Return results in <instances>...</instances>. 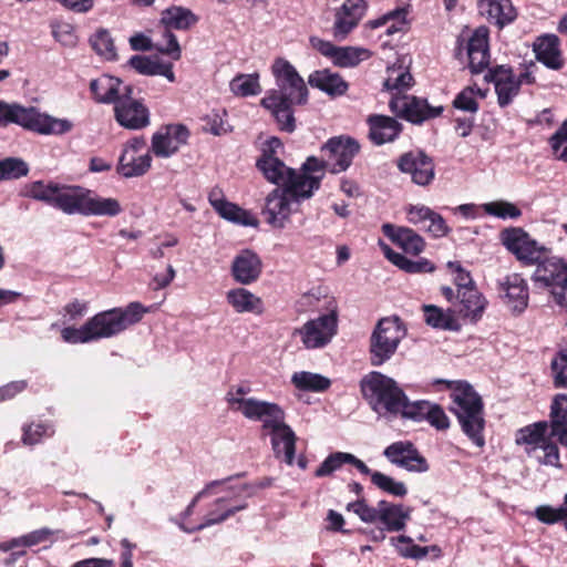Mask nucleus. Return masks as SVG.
<instances>
[{
	"label": "nucleus",
	"mask_w": 567,
	"mask_h": 567,
	"mask_svg": "<svg viewBox=\"0 0 567 567\" xmlns=\"http://www.w3.org/2000/svg\"><path fill=\"white\" fill-rule=\"evenodd\" d=\"M226 301L236 313H255L264 312V302L260 297L252 293L246 288L237 287L226 292Z\"/></svg>",
	"instance_id": "33"
},
{
	"label": "nucleus",
	"mask_w": 567,
	"mask_h": 567,
	"mask_svg": "<svg viewBox=\"0 0 567 567\" xmlns=\"http://www.w3.org/2000/svg\"><path fill=\"white\" fill-rule=\"evenodd\" d=\"M369 56L370 53L365 49L354 47H338L332 62L334 65L340 68H353L360 62L367 60Z\"/></svg>",
	"instance_id": "48"
},
{
	"label": "nucleus",
	"mask_w": 567,
	"mask_h": 567,
	"mask_svg": "<svg viewBox=\"0 0 567 567\" xmlns=\"http://www.w3.org/2000/svg\"><path fill=\"white\" fill-rule=\"evenodd\" d=\"M442 295L452 305L454 315L457 318L468 322H477L487 306V300L476 287L460 290L455 292L453 288L444 286L441 288Z\"/></svg>",
	"instance_id": "12"
},
{
	"label": "nucleus",
	"mask_w": 567,
	"mask_h": 567,
	"mask_svg": "<svg viewBox=\"0 0 567 567\" xmlns=\"http://www.w3.org/2000/svg\"><path fill=\"white\" fill-rule=\"evenodd\" d=\"M132 69L143 75H162L169 82H175L172 63H164L144 55H134L128 60Z\"/></svg>",
	"instance_id": "39"
},
{
	"label": "nucleus",
	"mask_w": 567,
	"mask_h": 567,
	"mask_svg": "<svg viewBox=\"0 0 567 567\" xmlns=\"http://www.w3.org/2000/svg\"><path fill=\"white\" fill-rule=\"evenodd\" d=\"M477 97L484 99L485 93L480 87L467 86L456 95L453 105L457 110L475 113L478 110Z\"/></svg>",
	"instance_id": "51"
},
{
	"label": "nucleus",
	"mask_w": 567,
	"mask_h": 567,
	"mask_svg": "<svg viewBox=\"0 0 567 567\" xmlns=\"http://www.w3.org/2000/svg\"><path fill=\"white\" fill-rule=\"evenodd\" d=\"M384 457L393 465L411 473H425L429 462L411 441H396L383 451Z\"/></svg>",
	"instance_id": "19"
},
{
	"label": "nucleus",
	"mask_w": 567,
	"mask_h": 567,
	"mask_svg": "<svg viewBox=\"0 0 567 567\" xmlns=\"http://www.w3.org/2000/svg\"><path fill=\"white\" fill-rule=\"evenodd\" d=\"M114 118L126 130L140 131L151 124V113L142 100L133 96V87L114 104Z\"/></svg>",
	"instance_id": "13"
},
{
	"label": "nucleus",
	"mask_w": 567,
	"mask_h": 567,
	"mask_svg": "<svg viewBox=\"0 0 567 567\" xmlns=\"http://www.w3.org/2000/svg\"><path fill=\"white\" fill-rule=\"evenodd\" d=\"M384 256L398 268L409 274H423L434 270V266L425 258L416 260L410 259L406 256L393 251L386 244L380 243Z\"/></svg>",
	"instance_id": "40"
},
{
	"label": "nucleus",
	"mask_w": 567,
	"mask_h": 567,
	"mask_svg": "<svg viewBox=\"0 0 567 567\" xmlns=\"http://www.w3.org/2000/svg\"><path fill=\"white\" fill-rule=\"evenodd\" d=\"M371 482L381 491L393 496L403 497L408 493L403 482L395 481L393 477L381 472H373L371 474Z\"/></svg>",
	"instance_id": "53"
},
{
	"label": "nucleus",
	"mask_w": 567,
	"mask_h": 567,
	"mask_svg": "<svg viewBox=\"0 0 567 567\" xmlns=\"http://www.w3.org/2000/svg\"><path fill=\"white\" fill-rule=\"evenodd\" d=\"M60 184L54 182L35 181L23 187L22 194L34 200L44 202L50 206H54Z\"/></svg>",
	"instance_id": "42"
},
{
	"label": "nucleus",
	"mask_w": 567,
	"mask_h": 567,
	"mask_svg": "<svg viewBox=\"0 0 567 567\" xmlns=\"http://www.w3.org/2000/svg\"><path fill=\"white\" fill-rule=\"evenodd\" d=\"M430 401H409L406 394L404 393L403 400H401L398 406V417L404 420H411L414 422L425 421L426 411L430 405Z\"/></svg>",
	"instance_id": "49"
},
{
	"label": "nucleus",
	"mask_w": 567,
	"mask_h": 567,
	"mask_svg": "<svg viewBox=\"0 0 567 567\" xmlns=\"http://www.w3.org/2000/svg\"><path fill=\"white\" fill-rule=\"evenodd\" d=\"M257 167L265 178L278 188H288L297 196L311 197L318 189V178L297 175V171L288 167L272 153H264L257 161Z\"/></svg>",
	"instance_id": "4"
},
{
	"label": "nucleus",
	"mask_w": 567,
	"mask_h": 567,
	"mask_svg": "<svg viewBox=\"0 0 567 567\" xmlns=\"http://www.w3.org/2000/svg\"><path fill=\"white\" fill-rule=\"evenodd\" d=\"M140 302L99 312L87 320L93 341L113 338L141 321L146 312Z\"/></svg>",
	"instance_id": "5"
},
{
	"label": "nucleus",
	"mask_w": 567,
	"mask_h": 567,
	"mask_svg": "<svg viewBox=\"0 0 567 567\" xmlns=\"http://www.w3.org/2000/svg\"><path fill=\"white\" fill-rule=\"evenodd\" d=\"M534 516L542 523L553 525L558 522H564L567 517L564 506L553 507L550 505H540L535 508Z\"/></svg>",
	"instance_id": "60"
},
{
	"label": "nucleus",
	"mask_w": 567,
	"mask_h": 567,
	"mask_svg": "<svg viewBox=\"0 0 567 567\" xmlns=\"http://www.w3.org/2000/svg\"><path fill=\"white\" fill-rule=\"evenodd\" d=\"M230 91L238 96L257 95L261 92L257 74H239L230 82Z\"/></svg>",
	"instance_id": "50"
},
{
	"label": "nucleus",
	"mask_w": 567,
	"mask_h": 567,
	"mask_svg": "<svg viewBox=\"0 0 567 567\" xmlns=\"http://www.w3.org/2000/svg\"><path fill=\"white\" fill-rule=\"evenodd\" d=\"M93 50L101 56L112 60L115 56V48L111 34L106 30L96 31L90 39Z\"/></svg>",
	"instance_id": "57"
},
{
	"label": "nucleus",
	"mask_w": 567,
	"mask_h": 567,
	"mask_svg": "<svg viewBox=\"0 0 567 567\" xmlns=\"http://www.w3.org/2000/svg\"><path fill=\"white\" fill-rule=\"evenodd\" d=\"M62 339L72 344L93 342L87 321L79 328L65 327L61 331Z\"/></svg>",
	"instance_id": "61"
},
{
	"label": "nucleus",
	"mask_w": 567,
	"mask_h": 567,
	"mask_svg": "<svg viewBox=\"0 0 567 567\" xmlns=\"http://www.w3.org/2000/svg\"><path fill=\"white\" fill-rule=\"evenodd\" d=\"M209 203L214 209L225 219L245 226L256 225L255 218L245 209L229 203L217 192L209 194Z\"/></svg>",
	"instance_id": "36"
},
{
	"label": "nucleus",
	"mask_w": 567,
	"mask_h": 567,
	"mask_svg": "<svg viewBox=\"0 0 567 567\" xmlns=\"http://www.w3.org/2000/svg\"><path fill=\"white\" fill-rule=\"evenodd\" d=\"M361 391L379 419L388 422L398 419V406L404 391L392 378L372 371L361 380Z\"/></svg>",
	"instance_id": "3"
},
{
	"label": "nucleus",
	"mask_w": 567,
	"mask_h": 567,
	"mask_svg": "<svg viewBox=\"0 0 567 567\" xmlns=\"http://www.w3.org/2000/svg\"><path fill=\"white\" fill-rule=\"evenodd\" d=\"M249 393V386L234 385L228 390L226 401L231 411L240 413L244 417L250 421L257 422V420L276 403L256 398H248L247 395Z\"/></svg>",
	"instance_id": "21"
},
{
	"label": "nucleus",
	"mask_w": 567,
	"mask_h": 567,
	"mask_svg": "<svg viewBox=\"0 0 567 567\" xmlns=\"http://www.w3.org/2000/svg\"><path fill=\"white\" fill-rule=\"evenodd\" d=\"M368 123L369 136L377 145L394 141L402 130V125L395 118L385 115H371Z\"/></svg>",
	"instance_id": "32"
},
{
	"label": "nucleus",
	"mask_w": 567,
	"mask_h": 567,
	"mask_svg": "<svg viewBox=\"0 0 567 567\" xmlns=\"http://www.w3.org/2000/svg\"><path fill=\"white\" fill-rule=\"evenodd\" d=\"M230 270L236 282L240 285H250L260 277L262 262L255 251L244 249L235 256Z\"/></svg>",
	"instance_id": "26"
},
{
	"label": "nucleus",
	"mask_w": 567,
	"mask_h": 567,
	"mask_svg": "<svg viewBox=\"0 0 567 567\" xmlns=\"http://www.w3.org/2000/svg\"><path fill=\"white\" fill-rule=\"evenodd\" d=\"M309 84L329 95H342L348 90V83L338 74L328 69L310 74Z\"/></svg>",
	"instance_id": "37"
},
{
	"label": "nucleus",
	"mask_w": 567,
	"mask_h": 567,
	"mask_svg": "<svg viewBox=\"0 0 567 567\" xmlns=\"http://www.w3.org/2000/svg\"><path fill=\"white\" fill-rule=\"evenodd\" d=\"M338 317L336 311L308 320L296 330L302 344L307 349H320L326 347L337 333Z\"/></svg>",
	"instance_id": "14"
},
{
	"label": "nucleus",
	"mask_w": 567,
	"mask_h": 567,
	"mask_svg": "<svg viewBox=\"0 0 567 567\" xmlns=\"http://www.w3.org/2000/svg\"><path fill=\"white\" fill-rule=\"evenodd\" d=\"M307 198L297 196L288 188H275L266 197L262 216L272 228L282 229L299 209L300 200Z\"/></svg>",
	"instance_id": "10"
},
{
	"label": "nucleus",
	"mask_w": 567,
	"mask_h": 567,
	"mask_svg": "<svg viewBox=\"0 0 567 567\" xmlns=\"http://www.w3.org/2000/svg\"><path fill=\"white\" fill-rule=\"evenodd\" d=\"M390 542L392 546L395 547L398 553L406 558L421 559L424 558L429 553L427 547H420L417 545H414L412 543V538L408 536L392 537Z\"/></svg>",
	"instance_id": "55"
},
{
	"label": "nucleus",
	"mask_w": 567,
	"mask_h": 567,
	"mask_svg": "<svg viewBox=\"0 0 567 567\" xmlns=\"http://www.w3.org/2000/svg\"><path fill=\"white\" fill-rule=\"evenodd\" d=\"M188 136L189 132L184 125H167L153 134L151 151L156 157L169 158L187 143Z\"/></svg>",
	"instance_id": "22"
},
{
	"label": "nucleus",
	"mask_w": 567,
	"mask_h": 567,
	"mask_svg": "<svg viewBox=\"0 0 567 567\" xmlns=\"http://www.w3.org/2000/svg\"><path fill=\"white\" fill-rule=\"evenodd\" d=\"M86 192L80 186L60 184L53 207L68 215H83Z\"/></svg>",
	"instance_id": "31"
},
{
	"label": "nucleus",
	"mask_w": 567,
	"mask_h": 567,
	"mask_svg": "<svg viewBox=\"0 0 567 567\" xmlns=\"http://www.w3.org/2000/svg\"><path fill=\"white\" fill-rule=\"evenodd\" d=\"M382 231L406 254L419 255L425 247L423 238L410 228L384 224Z\"/></svg>",
	"instance_id": "30"
},
{
	"label": "nucleus",
	"mask_w": 567,
	"mask_h": 567,
	"mask_svg": "<svg viewBox=\"0 0 567 567\" xmlns=\"http://www.w3.org/2000/svg\"><path fill=\"white\" fill-rule=\"evenodd\" d=\"M291 382L296 388L306 391H324L330 386V380L321 374L307 371L296 372L291 377Z\"/></svg>",
	"instance_id": "46"
},
{
	"label": "nucleus",
	"mask_w": 567,
	"mask_h": 567,
	"mask_svg": "<svg viewBox=\"0 0 567 567\" xmlns=\"http://www.w3.org/2000/svg\"><path fill=\"white\" fill-rule=\"evenodd\" d=\"M536 59L553 70L563 68L564 61L559 50V40L554 34L539 37L534 43Z\"/></svg>",
	"instance_id": "34"
},
{
	"label": "nucleus",
	"mask_w": 567,
	"mask_h": 567,
	"mask_svg": "<svg viewBox=\"0 0 567 567\" xmlns=\"http://www.w3.org/2000/svg\"><path fill=\"white\" fill-rule=\"evenodd\" d=\"M369 0H346L334 12L333 35L343 40L364 17Z\"/></svg>",
	"instance_id": "23"
},
{
	"label": "nucleus",
	"mask_w": 567,
	"mask_h": 567,
	"mask_svg": "<svg viewBox=\"0 0 567 567\" xmlns=\"http://www.w3.org/2000/svg\"><path fill=\"white\" fill-rule=\"evenodd\" d=\"M24 107L18 103L0 101V126L17 124L21 126Z\"/></svg>",
	"instance_id": "58"
},
{
	"label": "nucleus",
	"mask_w": 567,
	"mask_h": 567,
	"mask_svg": "<svg viewBox=\"0 0 567 567\" xmlns=\"http://www.w3.org/2000/svg\"><path fill=\"white\" fill-rule=\"evenodd\" d=\"M412 509L403 505L392 504L386 501L379 502V518L389 532H400L404 529L406 522L411 517Z\"/></svg>",
	"instance_id": "35"
},
{
	"label": "nucleus",
	"mask_w": 567,
	"mask_h": 567,
	"mask_svg": "<svg viewBox=\"0 0 567 567\" xmlns=\"http://www.w3.org/2000/svg\"><path fill=\"white\" fill-rule=\"evenodd\" d=\"M359 144L351 137H332L322 147L327 169L333 174L344 172L359 152Z\"/></svg>",
	"instance_id": "17"
},
{
	"label": "nucleus",
	"mask_w": 567,
	"mask_h": 567,
	"mask_svg": "<svg viewBox=\"0 0 567 567\" xmlns=\"http://www.w3.org/2000/svg\"><path fill=\"white\" fill-rule=\"evenodd\" d=\"M425 321L433 328H440L444 330L457 331L461 328L460 321H457L453 309H443L435 306H424Z\"/></svg>",
	"instance_id": "41"
},
{
	"label": "nucleus",
	"mask_w": 567,
	"mask_h": 567,
	"mask_svg": "<svg viewBox=\"0 0 567 567\" xmlns=\"http://www.w3.org/2000/svg\"><path fill=\"white\" fill-rule=\"evenodd\" d=\"M405 334L406 329L398 317L380 319L370 337L371 364L379 367L389 361L395 354Z\"/></svg>",
	"instance_id": "8"
},
{
	"label": "nucleus",
	"mask_w": 567,
	"mask_h": 567,
	"mask_svg": "<svg viewBox=\"0 0 567 567\" xmlns=\"http://www.w3.org/2000/svg\"><path fill=\"white\" fill-rule=\"evenodd\" d=\"M406 12L403 9H396L388 12L383 17L374 20H370L368 25L371 29H378L385 27L384 33L392 35L398 32H402L406 27Z\"/></svg>",
	"instance_id": "43"
},
{
	"label": "nucleus",
	"mask_w": 567,
	"mask_h": 567,
	"mask_svg": "<svg viewBox=\"0 0 567 567\" xmlns=\"http://www.w3.org/2000/svg\"><path fill=\"white\" fill-rule=\"evenodd\" d=\"M349 453L336 452L330 454L316 470L315 475L317 477H324L331 475L333 472L339 470L343 464H348Z\"/></svg>",
	"instance_id": "59"
},
{
	"label": "nucleus",
	"mask_w": 567,
	"mask_h": 567,
	"mask_svg": "<svg viewBox=\"0 0 567 567\" xmlns=\"http://www.w3.org/2000/svg\"><path fill=\"white\" fill-rule=\"evenodd\" d=\"M550 146L558 159L567 162V120L550 137Z\"/></svg>",
	"instance_id": "64"
},
{
	"label": "nucleus",
	"mask_w": 567,
	"mask_h": 567,
	"mask_svg": "<svg viewBox=\"0 0 567 567\" xmlns=\"http://www.w3.org/2000/svg\"><path fill=\"white\" fill-rule=\"evenodd\" d=\"M504 292L506 306L517 313H522L528 306L529 290L527 281L518 274H511L499 281Z\"/></svg>",
	"instance_id": "25"
},
{
	"label": "nucleus",
	"mask_w": 567,
	"mask_h": 567,
	"mask_svg": "<svg viewBox=\"0 0 567 567\" xmlns=\"http://www.w3.org/2000/svg\"><path fill=\"white\" fill-rule=\"evenodd\" d=\"M29 173L28 164L18 157H7L0 161V182L19 179Z\"/></svg>",
	"instance_id": "52"
},
{
	"label": "nucleus",
	"mask_w": 567,
	"mask_h": 567,
	"mask_svg": "<svg viewBox=\"0 0 567 567\" xmlns=\"http://www.w3.org/2000/svg\"><path fill=\"white\" fill-rule=\"evenodd\" d=\"M224 492L226 493L225 495L217 497L213 502L200 524L188 527L181 522L178 523L179 528L185 533L192 534L213 525L221 524L236 513L246 509L247 503L240 499V496L245 492H247V496H252L255 491L252 487L241 484L238 486H226Z\"/></svg>",
	"instance_id": "7"
},
{
	"label": "nucleus",
	"mask_w": 567,
	"mask_h": 567,
	"mask_svg": "<svg viewBox=\"0 0 567 567\" xmlns=\"http://www.w3.org/2000/svg\"><path fill=\"white\" fill-rule=\"evenodd\" d=\"M161 22L166 29L185 30L196 22V18L188 9L172 7L163 11Z\"/></svg>",
	"instance_id": "44"
},
{
	"label": "nucleus",
	"mask_w": 567,
	"mask_h": 567,
	"mask_svg": "<svg viewBox=\"0 0 567 567\" xmlns=\"http://www.w3.org/2000/svg\"><path fill=\"white\" fill-rule=\"evenodd\" d=\"M499 237L504 247L525 266L535 265L544 255L548 254L545 246L537 243L520 227L506 228Z\"/></svg>",
	"instance_id": "11"
},
{
	"label": "nucleus",
	"mask_w": 567,
	"mask_h": 567,
	"mask_svg": "<svg viewBox=\"0 0 567 567\" xmlns=\"http://www.w3.org/2000/svg\"><path fill=\"white\" fill-rule=\"evenodd\" d=\"M532 280L537 288L547 289L558 305L566 302L567 264L558 257L544 255L536 264Z\"/></svg>",
	"instance_id": "9"
},
{
	"label": "nucleus",
	"mask_w": 567,
	"mask_h": 567,
	"mask_svg": "<svg viewBox=\"0 0 567 567\" xmlns=\"http://www.w3.org/2000/svg\"><path fill=\"white\" fill-rule=\"evenodd\" d=\"M21 127L40 135H63L73 130V123L68 118L54 117L42 113L35 107H24Z\"/></svg>",
	"instance_id": "20"
},
{
	"label": "nucleus",
	"mask_w": 567,
	"mask_h": 567,
	"mask_svg": "<svg viewBox=\"0 0 567 567\" xmlns=\"http://www.w3.org/2000/svg\"><path fill=\"white\" fill-rule=\"evenodd\" d=\"M482 208L487 215L502 219H516L522 215L520 209L513 203L506 200H495L485 203Z\"/></svg>",
	"instance_id": "54"
},
{
	"label": "nucleus",
	"mask_w": 567,
	"mask_h": 567,
	"mask_svg": "<svg viewBox=\"0 0 567 567\" xmlns=\"http://www.w3.org/2000/svg\"><path fill=\"white\" fill-rule=\"evenodd\" d=\"M271 70L277 89L267 93L261 100V105L271 112L282 131L290 133L296 128L292 106L307 102L308 89L295 66L287 60L277 59Z\"/></svg>",
	"instance_id": "1"
},
{
	"label": "nucleus",
	"mask_w": 567,
	"mask_h": 567,
	"mask_svg": "<svg viewBox=\"0 0 567 567\" xmlns=\"http://www.w3.org/2000/svg\"><path fill=\"white\" fill-rule=\"evenodd\" d=\"M433 385L443 386L451 391L452 405L450 410L455 414L464 434L477 446L485 445L483 435L485 420L483 416V402L473 386L464 381H449L436 379Z\"/></svg>",
	"instance_id": "2"
},
{
	"label": "nucleus",
	"mask_w": 567,
	"mask_h": 567,
	"mask_svg": "<svg viewBox=\"0 0 567 567\" xmlns=\"http://www.w3.org/2000/svg\"><path fill=\"white\" fill-rule=\"evenodd\" d=\"M555 385L567 388V350H561L551 361Z\"/></svg>",
	"instance_id": "63"
},
{
	"label": "nucleus",
	"mask_w": 567,
	"mask_h": 567,
	"mask_svg": "<svg viewBox=\"0 0 567 567\" xmlns=\"http://www.w3.org/2000/svg\"><path fill=\"white\" fill-rule=\"evenodd\" d=\"M548 427L547 422H537L519 429L515 436V442L518 445H529L535 449L540 446L545 441L544 435Z\"/></svg>",
	"instance_id": "47"
},
{
	"label": "nucleus",
	"mask_w": 567,
	"mask_h": 567,
	"mask_svg": "<svg viewBox=\"0 0 567 567\" xmlns=\"http://www.w3.org/2000/svg\"><path fill=\"white\" fill-rule=\"evenodd\" d=\"M398 167L420 186L429 185L435 176L432 158L420 151L403 154L398 161Z\"/></svg>",
	"instance_id": "24"
},
{
	"label": "nucleus",
	"mask_w": 567,
	"mask_h": 567,
	"mask_svg": "<svg viewBox=\"0 0 567 567\" xmlns=\"http://www.w3.org/2000/svg\"><path fill=\"white\" fill-rule=\"evenodd\" d=\"M122 212L121 204L112 197H101L87 189L83 216L114 217Z\"/></svg>",
	"instance_id": "38"
},
{
	"label": "nucleus",
	"mask_w": 567,
	"mask_h": 567,
	"mask_svg": "<svg viewBox=\"0 0 567 567\" xmlns=\"http://www.w3.org/2000/svg\"><path fill=\"white\" fill-rule=\"evenodd\" d=\"M412 75L403 65H392L386 70V78L383 86L388 91H395L392 96L401 95L400 93L412 85Z\"/></svg>",
	"instance_id": "45"
},
{
	"label": "nucleus",
	"mask_w": 567,
	"mask_h": 567,
	"mask_svg": "<svg viewBox=\"0 0 567 567\" xmlns=\"http://www.w3.org/2000/svg\"><path fill=\"white\" fill-rule=\"evenodd\" d=\"M477 4L480 13L498 28L512 23L517 17L511 0H478Z\"/></svg>",
	"instance_id": "29"
},
{
	"label": "nucleus",
	"mask_w": 567,
	"mask_h": 567,
	"mask_svg": "<svg viewBox=\"0 0 567 567\" xmlns=\"http://www.w3.org/2000/svg\"><path fill=\"white\" fill-rule=\"evenodd\" d=\"M408 220L413 225H420L433 237L445 236L450 228L444 218L424 205H411L406 209Z\"/></svg>",
	"instance_id": "27"
},
{
	"label": "nucleus",
	"mask_w": 567,
	"mask_h": 567,
	"mask_svg": "<svg viewBox=\"0 0 567 567\" xmlns=\"http://www.w3.org/2000/svg\"><path fill=\"white\" fill-rule=\"evenodd\" d=\"M54 429L49 423H31L23 426L22 442L24 445H35L44 437L53 435Z\"/></svg>",
	"instance_id": "56"
},
{
	"label": "nucleus",
	"mask_w": 567,
	"mask_h": 567,
	"mask_svg": "<svg viewBox=\"0 0 567 567\" xmlns=\"http://www.w3.org/2000/svg\"><path fill=\"white\" fill-rule=\"evenodd\" d=\"M130 86L118 78L107 74H103L90 83V90L97 103L113 105L130 91Z\"/></svg>",
	"instance_id": "28"
},
{
	"label": "nucleus",
	"mask_w": 567,
	"mask_h": 567,
	"mask_svg": "<svg viewBox=\"0 0 567 567\" xmlns=\"http://www.w3.org/2000/svg\"><path fill=\"white\" fill-rule=\"evenodd\" d=\"M484 78L486 81L494 83L497 102L502 107L513 102L524 80L528 83L533 82V78L529 73L525 72L517 76L511 68L505 65H498L489 70Z\"/></svg>",
	"instance_id": "16"
},
{
	"label": "nucleus",
	"mask_w": 567,
	"mask_h": 567,
	"mask_svg": "<svg viewBox=\"0 0 567 567\" xmlns=\"http://www.w3.org/2000/svg\"><path fill=\"white\" fill-rule=\"evenodd\" d=\"M389 106L395 115L414 124L434 118L443 111L442 106H431L426 100L412 95H394Z\"/></svg>",
	"instance_id": "18"
},
{
	"label": "nucleus",
	"mask_w": 567,
	"mask_h": 567,
	"mask_svg": "<svg viewBox=\"0 0 567 567\" xmlns=\"http://www.w3.org/2000/svg\"><path fill=\"white\" fill-rule=\"evenodd\" d=\"M285 420L284 409L276 403L257 421L262 423V430L270 436L275 456L278 458L282 457L291 466L295 463L297 436Z\"/></svg>",
	"instance_id": "6"
},
{
	"label": "nucleus",
	"mask_w": 567,
	"mask_h": 567,
	"mask_svg": "<svg viewBox=\"0 0 567 567\" xmlns=\"http://www.w3.org/2000/svg\"><path fill=\"white\" fill-rule=\"evenodd\" d=\"M145 147L146 141L143 136L133 137L124 145L117 166L122 176H142L151 168L152 156L150 153H142Z\"/></svg>",
	"instance_id": "15"
},
{
	"label": "nucleus",
	"mask_w": 567,
	"mask_h": 567,
	"mask_svg": "<svg viewBox=\"0 0 567 567\" xmlns=\"http://www.w3.org/2000/svg\"><path fill=\"white\" fill-rule=\"evenodd\" d=\"M446 266L453 276V281L456 286V292L460 290L470 289V287H476L470 272L465 270L460 262L449 261Z\"/></svg>",
	"instance_id": "62"
}]
</instances>
